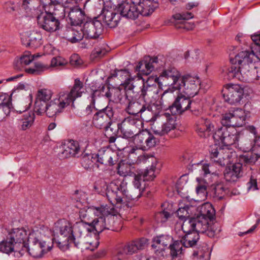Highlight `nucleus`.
Segmentation results:
<instances>
[{
	"instance_id": "nucleus-14",
	"label": "nucleus",
	"mask_w": 260,
	"mask_h": 260,
	"mask_svg": "<svg viewBox=\"0 0 260 260\" xmlns=\"http://www.w3.org/2000/svg\"><path fill=\"white\" fill-rule=\"evenodd\" d=\"M178 83L180 87L176 88L182 91L187 96L193 97L197 94L200 85V81L198 78L189 75L182 76Z\"/></svg>"
},
{
	"instance_id": "nucleus-58",
	"label": "nucleus",
	"mask_w": 260,
	"mask_h": 260,
	"mask_svg": "<svg viewBox=\"0 0 260 260\" xmlns=\"http://www.w3.org/2000/svg\"><path fill=\"white\" fill-rule=\"evenodd\" d=\"M52 95V91L47 89H41L37 92L36 99L48 102Z\"/></svg>"
},
{
	"instance_id": "nucleus-38",
	"label": "nucleus",
	"mask_w": 260,
	"mask_h": 260,
	"mask_svg": "<svg viewBox=\"0 0 260 260\" xmlns=\"http://www.w3.org/2000/svg\"><path fill=\"white\" fill-rule=\"evenodd\" d=\"M82 206L81 202H79L76 205V207L78 208H80V210L79 212V217L81 220V221H85L84 222H86L87 221H89L90 220L92 219V215H95L98 213H100V211H99L100 206L98 207L95 206H91L89 207H83L82 208H81Z\"/></svg>"
},
{
	"instance_id": "nucleus-6",
	"label": "nucleus",
	"mask_w": 260,
	"mask_h": 260,
	"mask_svg": "<svg viewBox=\"0 0 260 260\" xmlns=\"http://www.w3.org/2000/svg\"><path fill=\"white\" fill-rule=\"evenodd\" d=\"M72 227V224L67 220H59L55 223L56 237L52 239V242L61 250L65 251L69 248Z\"/></svg>"
},
{
	"instance_id": "nucleus-27",
	"label": "nucleus",
	"mask_w": 260,
	"mask_h": 260,
	"mask_svg": "<svg viewBox=\"0 0 260 260\" xmlns=\"http://www.w3.org/2000/svg\"><path fill=\"white\" fill-rule=\"evenodd\" d=\"M143 81L144 79L142 77H138L136 79L131 76L123 83H120L119 85L122 89L124 90L125 95L127 98V96H132L131 93L133 94L139 93V90L141 87V85L143 84Z\"/></svg>"
},
{
	"instance_id": "nucleus-42",
	"label": "nucleus",
	"mask_w": 260,
	"mask_h": 260,
	"mask_svg": "<svg viewBox=\"0 0 260 260\" xmlns=\"http://www.w3.org/2000/svg\"><path fill=\"white\" fill-rule=\"evenodd\" d=\"M11 97L8 94L0 93V119L5 118L10 113L12 107Z\"/></svg>"
},
{
	"instance_id": "nucleus-56",
	"label": "nucleus",
	"mask_w": 260,
	"mask_h": 260,
	"mask_svg": "<svg viewBox=\"0 0 260 260\" xmlns=\"http://www.w3.org/2000/svg\"><path fill=\"white\" fill-rule=\"evenodd\" d=\"M38 5V0H23L21 7L27 13L29 14L37 8Z\"/></svg>"
},
{
	"instance_id": "nucleus-25",
	"label": "nucleus",
	"mask_w": 260,
	"mask_h": 260,
	"mask_svg": "<svg viewBox=\"0 0 260 260\" xmlns=\"http://www.w3.org/2000/svg\"><path fill=\"white\" fill-rule=\"evenodd\" d=\"M84 90L83 83L80 79L77 78L75 80L74 85L70 91H61L60 93L64 98L66 101L68 102L70 105L77 98L81 97L84 93Z\"/></svg>"
},
{
	"instance_id": "nucleus-64",
	"label": "nucleus",
	"mask_w": 260,
	"mask_h": 260,
	"mask_svg": "<svg viewBox=\"0 0 260 260\" xmlns=\"http://www.w3.org/2000/svg\"><path fill=\"white\" fill-rule=\"evenodd\" d=\"M121 90L122 88L120 85L118 87H112V101L120 102L121 101L122 99Z\"/></svg>"
},
{
	"instance_id": "nucleus-40",
	"label": "nucleus",
	"mask_w": 260,
	"mask_h": 260,
	"mask_svg": "<svg viewBox=\"0 0 260 260\" xmlns=\"http://www.w3.org/2000/svg\"><path fill=\"white\" fill-rule=\"evenodd\" d=\"M39 55H31L30 52L25 51L19 58H16L14 61V68L19 71L23 69L25 66L28 65L32 62L35 57H39Z\"/></svg>"
},
{
	"instance_id": "nucleus-2",
	"label": "nucleus",
	"mask_w": 260,
	"mask_h": 260,
	"mask_svg": "<svg viewBox=\"0 0 260 260\" xmlns=\"http://www.w3.org/2000/svg\"><path fill=\"white\" fill-rule=\"evenodd\" d=\"M199 212V215L194 218L185 219L182 225V230L183 232H188V229L199 233H206L210 238L217 236L220 231L221 228L217 223L210 225L211 222L214 219L215 210L212 205L206 203L198 207Z\"/></svg>"
},
{
	"instance_id": "nucleus-37",
	"label": "nucleus",
	"mask_w": 260,
	"mask_h": 260,
	"mask_svg": "<svg viewBox=\"0 0 260 260\" xmlns=\"http://www.w3.org/2000/svg\"><path fill=\"white\" fill-rule=\"evenodd\" d=\"M185 234L182 237L181 242L184 247H193L199 243L200 236L197 232L188 229V232H184Z\"/></svg>"
},
{
	"instance_id": "nucleus-51",
	"label": "nucleus",
	"mask_w": 260,
	"mask_h": 260,
	"mask_svg": "<svg viewBox=\"0 0 260 260\" xmlns=\"http://www.w3.org/2000/svg\"><path fill=\"white\" fill-rule=\"evenodd\" d=\"M35 118V113L27 112L25 113L19 120L21 129L25 131L29 128L33 124Z\"/></svg>"
},
{
	"instance_id": "nucleus-44",
	"label": "nucleus",
	"mask_w": 260,
	"mask_h": 260,
	"mask_svg": "<svg viewBox=\"0 0 260 260\" xmlns=\"http://www.w3.org/2000/svg\"><path fill=\"white\" fill-rule=\"evenodd\" d=\"M64 37L70 42L75 43L83 39V33L81 29L77 30L73 28H69L66 30Z\"/></svg>"
},
{
	"instance_id": "nucleus-18",
	"label": "nucleus",
	"mask_w": 260,
	"mask_h": 260,
	"mask_svg": "<svg viewBox=\"0 0 260 260\" xmlns=\"http://www.w3.org/2000/svg\"><path fill=\"white\" fill-rule=\"evenodd\" d=\"M104 30V26L101 22L96 18L92 20L88 18L81 29L83 37L89 39H95L99 37Z\"/></svg>"
},
{
	"instance_id": "nucleus-13",
	"label": "nucleus",
	"mask_w": 260,
	"mask_h": 260,
	"mask_svg": "<svg viewBox=\"0 0 260 260\" xmlns=\"http://www.w3.org/2000/svg\"><path fill=\"white\" fill-rule=\"evenodd\" d=\"M133 142L140 150H147L154 147L156 138L148 129H143L133 137Z\"/></svg>"
},
{
	"instance_id": "nucleus-54",
	"label": "nucleus",
	"mask_w": 260,
	"mask_h": 260,
	"mask_svg": "<svg viewBox=\"0 0 260 260\" xmlns=\"http://www.w3.org/2000/svg\"><path fill=\"white\" fill-rule=\"evenodd\" d=\"M48 105V102L36 98L34 113L38 115H42L44 113H46Z\"/></svg>"
},
{
	"instance_id": "nucleus-35",
	"label": "nucleus",
	"mask_w": 260,
	"mask_h": 260,
	"mask_svg": "<svg viewBox=\"0 0 260 260\" xmlns=\"http://www.w3.org/2000/svg\"><path fill=\"white\" fill-rule=\"evenodd\" d=\"M138 4L140 9V14L144 16L151 14L159 7V0H143L136 2Z\"/></svg>"
},
{
	"instance_id": "nucleus-32",
	"label": "nucleus",
	"mask_w": 260,
	"mask_h": 260,
	"mask_svg": "<svg viewBox=\"0 0 260 260\" xmlns=\"http://www.w3.org/2000/svg\"><path fill=\"white\" fill-rule=\"evenodd\" d=\"M193 17L191 12H183L177 13L173 16V20L172 21L177 28H183L186 30H191L193 28L194 24H190L185 21Z\"/></svg>"
},
{
	"instance_id": "nucleus-57",
	"label": "nucleus",
	"mask_w": 260,
	"mask_h": 260,
	"mask_svg": "<svg viewBox=\"0 0 260 260\" xmlns=\"http://www.w3.org/2000/svg\"><path fill=\"white\" fill-rule=\"evenodd\" d=\"M126 249L124 245L117 247L113 252V257L116 260H123L128 255Z\"/></svg>"
},
{
	"instance_id": "nucleus-9",
	"label": "nucleus",
	"mask_w": 260,
	"mask_h": 260,
	"mask_svg": "<svg viewBox=\"0 0 260 260\" xmlns=\"http://www.w3.org/2000/svg\"><path fill=\"white\" fill-rule=\"evenodd\" d=\"M238 133L233 127H220L215 131L213 137L215 140L220 142L226 147L224 153L229 155V147L233 145L235 147Z\"/></svg>"
},
{
	"instance_id": "nucleus-59",
	"label": "nucleus",
	"mask_w": 260,
	"mask_h": 260,
	"mask_svg": "<svg viewBox=\"0 0 260 260\" xmlns=\"http://www.w3.org/2000/svg\"><path fill=\"white\" fill-rule=\"evenodd\" d=\"M155 166L152 164L149 169H146L144 172L140 170L138 171L142 175L143 181L152 180L155 177L154 175V170Z\"/></svg>"
},
{
	"instance_id": "nucleus-20",
	"label": "nucleus",
	"mask_w": 260,
	"mask_h": 260,
	"mask_svg": "<svg viewBox=\"0 0 260 260\" xmlns=\"http://www.w3.org/2000/svg\"><path fill=\"white\" fill-rule=\"evenodd\" d=\"M63 10L68 13V17L72 25L79 26L88 19V17L86 15L84 11L78 6L73 7L66 6L65 9Z\"/></svg>"
},
{
	"instance_id": "nucleus-34",
	"label": "nucleus",
	"mask_w": 260,
	"mask_h": 260,
	"mask_svg": "<svg viewBox=\"0 0 260 260\" xmlns=\"http://www.w3.org/2000/svg\"><path fill=\"white\" fill-rule=\"evenodd\" d=\"M80 147L78 142L70 140L62 146V150L60 153V157L64 158L72 156H79Z\"/></svg>"
},
{
	"instance_id": "nucleus-61",
	"label": "nucleus",
	"mask_w": 260,
	"mask_h": 260,
	"mask_svg": "<svg viewBox=\"0 0 260 260\" xmlns=\"http://www.w3.org/2000/svg\"><path fill=\"white\" fill-rule=\"evenodd\" d=\"M147 162H151L152 164H153L154 162H156V158L154 157H149L147 154H144L143 155H141L136 157V158H135V163H136L137 165L141 163L145 164Z\"/></svg>"
},
{
	"instance_id": "nucleus-45",
	"label": "nucleus",
	"mask_w": 260,
	"mask_h": 260,
	"mask_svg": "<svg viewBox=\"0 0 260 260\" xmlns=\"http://www.w3.org/2000/svg\"><path fill=\"white\" fill-rule=\"evenodd\" d=\"M41 35L36 31L30 32L27 38V42L24 44L32 48H36L41 44Z\"/></svg>"
},
{
	"instance_id": "nucleus-55",
	"label": "nucleus",
	"mask_w": 260,
	"mask_h": 260,
	"mask_svg": "<svg viewBox=\"0 0 260 260\" xmlns=\"http://www.w3.org/2000/svg\"><path fill=\"white\" fill-rule=\"evenodd\" d=\"M48 69V67L47 66L44 65L40 62H35L34 68H25L24 70L27 74L37 75Z\"/></svg>"
},
{
	"instance_id": "nucleus-17",
	"label": "nucleus",
	"mask_w": 260,
	"mask_h": 260,
	"mask_svg": "<svg viewBox=\"0 0 260 260\" xmlns=\"http://www.w3.org/2000/svg\"><path fill=\"white\" fill-rule=\"evenodd\" d=\"M243 89L237 84L226 85L222 90L224 101L231 105L239 103L243 98Z\"/></svg>"
},
{
	"instance_id": "nucleus-21",
	"label": "nucleus",
	"mask_w": 260,
	"mask_h": 260,
	"mask_svg": "<svg viewBox=\"0 0 260 260\" xmlns=\"http://www.w3.org/2000/svg\"><path fill=\"white\" fill-rule=\"evenodd\" d=\"M135 2L122 1L116 6V10L119 14L120 17H123L127 19H136L140 14V9H138Z\"/></svg>"
},
{
	"instance_id": "nucleus-10",
	"label": "nucleus",
	"mask_w": 260,
	"mask_h": 260,
	"mask_svg": "<svg viewBox=\"0 0 260 260\" xmlns=\"http://www.w3.org/2000/svg\"><path fill=\"white\" fill-rule=\"evenodd\" d=\"M114 113L113 108L109 106L99 110L93 116V124L98 128L104 129L105 133L109 135V131L113 130V128L110 126L112 124L111 118L113 117Z\"/></svg>"
},
{
	"instance_id": "nucleus-50",
	"label": "nucleus",
	"mask_w": 260,
	"mask_h": 260,
	"mask_svg": "<svg viewBox=\"0 0 260 260\" xmlns=\"http://www.w3.org/2000/svg\"><path fill=\"white\" fill-rule=\"evenodd\" d=\"M173 86L172 88H168L163 93L161 94L160 98V103L162 105L165 106H170V104L175 98L174 91L176 90Z\"/></svg>"
},
{
	"instance_id": "nucleus-41",
	"label": "nucleus",
	"mask_w": 260,
	"mask_h": 260,
	"mask_svg": "<svg viewBox=\"0 0 260 260\" xmlns=\"http://www.w3.org/2000/svg\"><path fill=\"white\" fill-rule=\"evenodd\" d=\"M81 156V164L85 170L91 171L94 166L99 167L95 156L96 155L95 153H87L84 151Z\"/></svg>"
},
{
	"instance_id": "nucleus-5",
	"label": "nucleus",
	"mask_w": 260,
	"mask_h": 260,
	"mask_svg": "<svg viewBox=\"0 0 260 260\" xmlns=\"http://www.w3.org/2000/svg\"><path fill=\"white\" fill-rule=\"evenodd\" d=\"M99 209L100 213L96 214V217L91 222L88 223L89 228H92L98 234L112 227L111 221L114 218L113 216L117 213L113 206L110 207L107 205H101Z\"/></svg>"
},
{
	"instance_id": "nucleus-7",
	"label": "nucleus",
	"mask_w": 260,
	"mask_h": 260,
	"mask_svg": "<svg viewBox=\"0 0 260 260\" xmlns=\"http://www.w3.org/2000/svg\"><path fill=\"white\" fill-rule=\"evenodd\" d=\"M91 230L88 223L83 221L76 222L73 225L70 243L81 249H89L91 243L88 241V235Z\"/></svg>"
},
{
	"instance_id": "nucleus-46",
	"label": "nucleus",
	"mask_w": 260,
	"mask_h": 260,
	"mask_svg": "<svg viewBox=\"0 0 260 260\" xmlns=\"http://www.w3.org/2000/svg\"><path fill=\"white\" fill-rule=\"evenodd\" d=\"M183 247L184 246L180 240H176L170 245L168 248L170 250V255L173 259L181 256L184 250Z\"/></svg>"
},
{
	"instance_id": "nucleus-12",
	"label": "nucleus",
	"mask_w": 260,
	"mask_h": 260,
	"mask_svg": "<svg viewBox=\"0 0 260 260\" xmlns=\"http://www.w3.org/2000/svg\"><path fill=\"white\" fill-rule=\"evenodd\" d=\"M40 27L46 31L54 32L60 28V21L56 17L54 12H44L37 16Z\"/></svg>"
},
{
	"instance_id": "nucleus-8",
	"label": "nucleus",
	"mask_w": 260,
	"mask_h": 260,
	"mask_svg": "<svg viewBox=\"0 0 260 260\" xmlns=\"http://www.w3.org/2000/svg\"><path fill=\"white\" fill-rule=\"evenodd\" d=\"M39 235L38 232L29 234L28 243L25 247L29 254L35 258L41 257L44 253L51 250L53 244L52 242L50 244H47L46 241L41 240Z\"/></svg>"
},
{
	"instance_id": "nucleus-26",
	"label": "nucleus",
	"mask_w": 260,
	"mask_h": 260,
	"mask_svg": "<svg viewBox=\"0 0 260 260\" xmlns=\"http://www.w3.org/2000/svg\"><path fill=\"white\" fill-rule=\"evenodd\" d=\"M173 238L168 235H161L153 238L152 247L155 254L159 256H163L166 247L172 243Z\"/></svg>"
},
{
	"instance_id": "nucleus-49",
	"label": "nucleus",
	"mask_w": 260,
	"mask_h": 260,
	"mask_svg": "<svg viewBox=\"0 0 260 260\" xmlns=\"http://www.w3.org/2000/svg\"><path fill=\"white\" fill-rule=\"evenodd\" d=\"M117 128L123 138L126 139L132 138L133 139V137L134 136V130L124 119L121 122L117 124Z\"/></svg>"
},
{
	"instance_id": "nucleus-60",
	"label": "nucleus",
	"mask_w": 260,
	"mask_h": 260,
	"mask_svg": "<svg viewBox=\"0 0 260 260\" xmlns=\"http://www.w3.org/2000/svg\"><path fill=\"white\" fill-rule=\"evenodd\" d=\"M260 158V155L256 153H248L240 156V160L247 164H254Z\"/></svg>"
},
{
	"instance_id": "nucleus-47",
	"label": "nucleus",
	"mask_w": 260,
	"mask_h": 260,
	"mask_svg": "<svg viewBox=\"0 0 260 260\" xmlns=\"http://www.w3.org/2000/svg\"><path fill=\"white\" fill-rule=\"evenodd\" d=\"M117 172L120 175L123 176H132L136 173L135 167L123 162H121L118 164Z\"/></svg>"
},
{
	"instance_id": "nucleus-63",
	"label": "nucleus",
	"mask_w": 260,
	"mask_h": 260,
	"mask_svg": "<svg viewBox=\"0 0 260 260\" xmlns=\"http://www.w3.org/2000/svg\"><path fill=\"white\" fill-rule=\"evenodd\" d=\"M41 3L44 8L45 12H51L55 10V2L52 0H38V4Z\"/></svg>"
},
{
	"instance_id": "nucleus-16",
	"label": "nucleus",
	"mask_w": 260,
	"mask_h": 260,
	"mask_svg": "<svg viewBox=\"0 0 260 260\" xmlns=\"http://www.w3.org/2000/svg\"><path fill=\"white\" fill-rule=\"evenodd\" d=\"M153 79V78L149 77L146 82L144 80L139 90L140 98L149 106H151V104L153 103L158 97V89L156 86L150 84L151 80Z\"/></svg>"
},
{
	"instance_id": "nucleus-11",
	"label": "nucleus",
	"mask_w": 260,
	"mask_h": 260,
	"mask_svg": "<svg viewBox=\"0 0 260 260\" xmlns=\"http://www.w3.org/2000/svg\"><path fill=\"white\" fill-rule=\"evenodd\" d=\"M246 117L244 111L242 109L237 108L223 114L221 118V123L222 127H241L245 124Z\"/></svg>"
},
{
	"instance_id": "nucleus-4",
	"label": "nucleus",
	"mask_w": 260,
	"mask_h": 260,
	"mask_svg": "<svg viewBox=\"0 0 260 260\" xmlns=\"http://www.w3.org/2000/svg\"><path fill=\"white\" fill-rule=\"evenodd\" d=\"M210 158L211 163L204 164L202 166V171L204 176L208 174L217 175L219 169L217 166L222 167L225 166L230 161L232 156L224 153V149L218 147L217 145H211L209 148Z\"/></svg>"
},
{
	"instance_id": "nucleus-33",
	"label": "nucleus",
	"mask_w": 260,
	"mask_h": 260,
	"mask_svg": "<svg viewBox=\"0 0 260 260\" xmlns=\"http://www.w3.org/2000/svg\"><path fill=\"white\" fill-rule=\"evenodd\" d=\"M98 163L105 165L113 166L117 159L116 154L109 149H102L95 154Z\"/></svg>"
},
{
	"instance_id": "nucleus-53",
	"label": "nucleus",
	"mask_w": 260,
	"mask_h": 260,
	"mask_svg": "<svg viewBox=\"0 0 260 260\" xmlns=\"http://www.w3.org/2000/svg\"><path fill=\"white\" fill-rule=\"evenodd\" d=\"M8 235L6 239H3L0 243V251L7 254L14 251L15 248V245L13 241L9 239Z\"/></svg>"
},
{
	"instance_id": "nucleus-36",
	"label": "nucleus",
	"mask_w": 260,
	"mask_h": 260,
	"mask_svg": "<svg viewBox=\"0 0 260 260\" xmlns=\"http://www.w3.org/2000/svg\"><path fill=\"white\" fill-rule=\"evenodd\" d=\"M175 121L173 119H170L161 124L156 121L153 124L151 128L156 135L162 136L167 134L170 131L175 129Z\"/></svg>"
},
{
	"instance_id": "nucleus-43",
	"label": "nucleus",
	"mask_w": 260,
	"mask_h": 260,
	"mask_svg": "<svg viewBox=\"0 0 260 260\" xmlns=\"http://www.w3.org/2000/svg\"><path fill=\"white\" fill-rule=\"evenodd\" d=\"M147 240L145 238L136 239L126 243L124 246L128 255H132L138 252V251L144 248L147 244Z\"/></svg>"
},
{
	"instance_id": "nucleus-28",
	"label": "nucleus",
	"mask_w": 260,
	"mask_h": 260,
	"mask_svg": "<svg viewBox=\"0 0 260 260\" xmlns=\"http://www.w3.org/2000/svg\"><path fill=\"white\" fill-rule=\"evenodd\" d=\"M158 62L157 57H150L149 56L144 57V59L139 61L135 67V72H138V75H148L155 68V64Z\"/></svg>"
},
{
	"instance_id": "nucleus-62",
	"label": "nucleus",
	"mask_w": 260,
	"mask_h": 260,
	"mask_svg": "<svg viewBox=\"0 0 260 260\" xmlns=\"http://www.w3.org/2000/svg\"><path fill=\"white\" fill-rule=\"evenodd\" d=\"M212 189L214 194L220 199L222 198L223 193L226 190L222 184H214L212 186Z\"/></svg>"
},
{
	"instance_id": "nucleus-23",
	"label": "nucleus",
	"mask_w": 260,
	"mask_h": 260,
	"mask_svg": "<svg viewBox=\"0 0 260 260\" xmlns=\"http://www.w3.org/2000/svg\"><path fill=\"white\" fill-rule=\"evenodd\" d=\"M190 96L179 94L176 98L173 104L169 106V109L173 115L182 114L185 111L189 110L191 105Z\"/></svg>"
},
{
	"instance_id": "nucleus-39",
	"label": "nucleus",
	"mask_w": 260,
	"mask_h": 260,
	"mask_svg": "<svg viewBox=\"0 0 260 260\" xmlns=\"http://www.w3.org/2000/svg\"><path fill=\"white\" fill-rule=\"evenodd\" d=\"M197 132L201 137H206L211 132L214 131V126L209 120L205 118L200 119L197 124Z\"/></svg>"
},
{
	"instance_id": "nucleus-1",
	"label": "nucleus",
	"mask_w": 260,
	"mask_h": 260,
	"mask_svg": "<svg viewBox=\"0 0 260 260\" xmlns=\"http://www.w3.org/2000/svg\"><path fill=\"white\" fill-rule=\"evenodd\" d=\"M253 48L251 47L250 51H241L231 58V64L223 70L224 77L228 80L236 79L249 82L259 79L255 63H260V50L254 51Z\"/></svg>"
},
{
	"instance_id": "nucleus-22",
	"label": "nucleus",
	"mask_w": 260,
	"mask_h": 260,
	"mask_svg": "<svg viewBox=\"0 0 260 260\" xmlns=\"http://www.w3.org/2000/svg\"><path fill=\"white\" fill-rule=\"evenodd\" d=\"M181 78L182 76L180 72L176 69L171 68L164 70L159 77L154 78V80L155 82H157L159 80H161L166 84L171 85L175 89L180 87L178 83Z\"/></svg>"
},
{
	"instance_id": "nucleus-3",
	"label": "nucleus",
	"mask_w": 260,
	"mask_h": 260,
	"mask_svg": "<svg viewBox=\"0 0 260 260\" xmlns=\"http://www.w3.org/2000/svg\"><path fill=\"white\" fill-rule=\"evenodd\" d=\"M106 196L110 203L117 208H121L126 205L129 200L138 199L141 196L140 190H135L129 192L127 189V183L125 181L117 180L112 181L106 186Z\"/></svg>"
},
{
	"instance_id": "nucleus-15",
	"label": "nucleus",
	"mask_w": 260,
	"mask_h": 260,
	"mask_svg": "<svg viewBox=\"0 0 260 260\" xmlns=\"http://www.w3.org/2000/svg\"><path fill=\"white\" fill-rule=\"evenodd\" d=\"M135 95L127 96V106L125 108L126 112L129 115L137 116L139 114L141 116L145 112H150L152 110L151 106L145 104L140 98L139 100L135 99Z\"/></svg>"
},
{
	"instance_id": "nucleus-30",
	"label": "nucleus",
	"mask_w": 260,
	"mask_h": 260,
	"mask_svg": "<svg viewBox=\"0 0 260 260\" xmlns=\"http://www.w3.org/2000/svg\"><path fill=\"white\" fill-rule=\"evenodd\" d=\"M235 147L243 151L251 150L256 143V139L252 138L247 132L246 134L239 132Z\"/></svg>"
},
{
	"instance_id": "nucleus-52",
	"label": "nucleus",
	"mask_w": 260,
	"mask_h": 260,
	"mask_svg": "<svg viewBox=\"0 0 260 260\" xmlns=\"http://www.w3.org/2000/svg\"><path fill=\"white\" fill-rule=\"evenodd\" d=\"M124 120L127 122V123L132 127L134 131L135 128L141 129L143 127L144 123L141 119L139 115L137 116H129L125 118Z\"/></svg>"
},
{
	"instance_id": "nucleus-24",
	"label": "nucleus",
	"mask_w": 260,
	"mask_h": 260,
	"mask_svg": "<svg viewBox=\"0 0 260 260\" xmlns=\"http://www.w3.org/2000/svg\"><path fill=\"white\" fill-rule=\"evenodd\" d=\"M69 106L60 92L57 98L51 101L48 105L46 115L49 117H53L62 113L64 109Z\"/></svg>"
},
{
	"instance_id": "nucleus-29",
	"label": "nucleus",
	"mask_w": 260,
	"mask_h": 260,
	"mask_svg": "<svg viewBox=\"0 0 260 260\" xmlns=\"http://www.w3.org/2000/svg\"><path fill=\"white\" fill-rule=\"evenodd\" d=\"M8 235L16 246L22 245V247H26L25 242L28 241L29 236L24 228H13L9 232Z\"/></svg>"
},
{
	"instance_id": "nucleus-31",
	"label": "nucleus",
	"mask_w": 260,
	"mask_h": 260,
	"mask_svg": "<svg viewBox=\"0 0 260 260\" xmlns=\"http://www.w3.org/2000/svg\"><path fill=\"white\" fill-rule=\"evenodd\" d=\"M224 178L226 181L235 182L243 175V168L241 163H236L224 171Z\"/></svg>"
},
{
	"instance_id": "nucleus-48",
	"label": "nucleus",
	"mask_w": 260,
	"mask_h": 260,
	"mask_svg": "<svg viewBox=\"0 0 260 260\" xmlns=\"http://www.w3.org/2000/svg\"><path fill=\"white\" fill-rule=\"evenodd\" d=\"M131 76V74L127 69H115L108 77V79L110 80L114 78H117V80H119L120 83H123Z\"/></svg>"
},
{
	"instance_id": "nucleus-19",
	"label": "nucleus",
	"mask_w": 260,
	"mask_h": 260,
	"mask_svg": "<svg viewBox=\"0 0 260 260\" xmlns=\"http://www.w3.org/2000/svg\"><path fill=\"white\" fill-rule=\"evenodd\" d=\"M99 17L102 18L105 24L109 28L116 27L120 20L119 14L116 10V7L112 8L108 5V2L104 3Z\"/></svg>"
}]
</instances>
